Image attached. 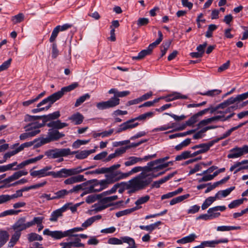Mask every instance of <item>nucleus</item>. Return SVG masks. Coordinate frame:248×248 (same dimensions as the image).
I'll use <instances>...</instances> for the list:
<instances>
[{
	"label": "nucleus",
	"mask_w": 248,
	"mask_h": 248,
	"mask_svg": "<svg viewBox=\"0 0 248 248\" xmlns=\"http://www.w3.org/2000/svg\"><path fill=\"white\" fill-rule=\"evenodd\" d=\"M140 171L141 172L139 174L127 181L136 192L144 189L149 186L148 177L149 175L147 173L146 166L135 167L131 170L126 172L127 178L130 175Z\"/></svg>",
	"instance_id": "obj_1"
},
{
	"label": "nucleus",
	"mask_w": 248,
	"mask_h": 248,
	"mask_svg": "<svg viewBox=\"0 0 248 248\" xmlns=\"http://www.w3.org/2000/svg\"><path fill=\"white\" fill-rule=\"evenodd\" d=\"M84 230L82 227H75L72 229L65 231H50L48 229H46L43 231V234L51 236L54 239H61L66 237H78L81 238L86 239L88 237L87 235L85 234H76L75 233L81 232Z\"/></svg>",
	"instance_id": "obj_2"
},
{
	"label": "nucleus",
	"mask_w": 248,
	"mask_h": 248,
	"mask_svg": "<svg viewBox=\"0 0 248 248\" xmlns=\"http://www.w3.org/2000/svg\"><path fill=\"white\" fill-rule=\"evenodd\" d=\"M160 160L156 159L154 161L148 162L146 166L147 173L148 176V180L149 185L152 183L154 178L157 177L158 176L161 175L164 173V172L159 173L158 174L155 175L154 172L158 170H161L165 168H167L169 165V163H165L162 164L160 162Z\"/></svg>",
	"instance_id": "obj_3"
},
{
	"label": "nucleus",
	"mask_w": 248,
	"mask_h": 248,
	"mask_svg": "<svg viewBox=\"0 0 248 248\" xmlns=\"http://www.w3.org/2000/svg\"><path fill=\"white\" fill-rule=\"evenodd\" d=\"M121 167V164H116L109 167L106 168L105 177H108L111 182L113 184L121 180L127 178L126 172H123L117 170Z\"/></svg>",
	"instance_id": "obj_4"
},
{
	"label": "nucleus",
	"mask_w": 248,
	"mask_h": 248,
	"mask_svg": "<svg viewBox=\"0 0 248 248\" xmlns=\"http://www.w3.org/2000/svg\"><path fill=\"white\" fill-rule=\"evenodd\" d=\"M90 167L88 168L82 169L81 167L78 166L71 169L62 168L57 171H53V178H67L73 175H76L86 170L92 168Z\"/></svg>",
	"instance_id": "obj_5"
},
{
	"label": "nucleus",
	"mask_w": 248,
	"mask_h": 248,
	"mask_svg": "<svg viewBox=\"0 0 248 248\" xmlns=\"http://www.w3.org/2000/svg\"><path fill=\"white\" fill-rule=\"evenodd\" d=\"M59 99L60 98L56 92L38 103L37 105L38 108L33 109L32 112L36 113L44 110H47L51 107L52 104Z\"/></svg>",
	"instance_id": "obj_6"
},
{
	"label": "nucleus",
	"mask_w": 248,
	"mask_h": 248,
	"mask_svg": "<svg viewBox=\"0 0 248 248\" xmlns=\"http://www.w3.org/2000/svg\"><path fill=\"white\" fill-rule=\"evenodd\" d=\"M44 125V124L38 122L32 123L26 126L27 132L21 134L19 138L21 140H25L29 138L34 137L40 133L39 128Z\"/></svg>",
	"instance_id": "obj_7"
},
{
	"label": "nucleus",
	"mask_w": 248,
	"mask_h": 248,
	"mask_svg": "<svg viewBox=\"0 0 248 248\" xmlns=\"http://www.w3.org/2000/svg\"><path fill=\"white\" fill-rule=\"evenodd\" d=\"M70 153L69 148H55L46 151L45 155L49 159H56L70 155Z\"/></svg>",
	"instance_id": "obj_8"
},
{
	"label": "nucleus",
	"mask_w": 248,
	"mask_h": 248,
	"mask_svg": "<svg viewBox=\"0 0 248 248\" xmlns=\"http://www.w3.org/2000/svg\"><path fill=\"white\" fill-rule=\"evenodd\" d=\"M98 202L95 204V209L97 211H101L107 207L112 205L113 202L118 199L117 195L106 197H102Z\"/></svg>",
	"instance_id": "obj_9"
},
{
	"label": "nucleus",
	"mask_w": 248,
	"mask_h": 248,
	"mask_svg": "<svg viewBox=\"0 0 248 248\" xmlns=\"http://www.w3.org/2000/svg\"><path fill=\"white\" fill-rule=\"evenodd\" d=\"M64 136V134L60 132L58 130L50 129L48 131L46 137L42 138L41 142L43 144H46L51 141L57 140Z\"/></svg>",
	"instance_id": "obj_10"
},
{
	"label": "nucleus",
	"mask_w": 248,
	"mask_h": 248,
	"mask_svg": "<svg viewBox=\"0 0 248 248\" xmlns=\"http://www.w3.org/2000/svg\"><path fill=\"white\" fill-rule=\"evenodd\" d=\"M52 167L51 165L46 166L37 170H30V175L33 177L42 178L51 176L53 177Z\"/></svg>",
	"instance_id": "obj_11"
},
{
	"label": "nucleus",
	"mask_w": 248,
	"mask_h": 248,
	"mask_svg": "<svg viewBox=\"0 0 248 248\" xmlns=\"http://www.w3.org/2000/svg\"><path fill=\"white\" fill-rule=\"evenodd\" d=\"M248 153V145L242 147H235L231 149L227 157L228 158H235Z\"/></svg>",
	"instance_id": "obj_12"
},
{
	"label": "nucleus",
	"mask_w": 248,
	"mask_h": 248,
	"mask_svg": "<svg viewBox=\"0 0 248 248\" xmlns=\"http://www.w3.org/2000/svg\"><path fill=\"white\" fill-rule=\"evenodd\" d=\"M71 202H68L63 205L61 208H59L52 212L49 218V220L51 222H56L58 218L61 217L63 215V213L67 211L69 205H72Z\"/></svg>",
	"instance_id": "obj_13"
},
{
	"label": "nucleus",
	"mask_w": 248,
	"mask_h": 248,
	"mask_svg": "<svg viewBox=\"0 0 248 248\" xmlns=\"http://www.w3.org/2000/svg\"><path fill=\"white\" fill-rule=\"evenodd\" d=\"M28 173V171L26 170H21L19 171H16L14 172L12 175L8 177V178L4 179L2 182L4 184V186L5 187H9L8 186L9 185H10V183L12 182L21 177L23 176H25L27 175Z\"/></svg>",
	"instance_id": "obj_14"
},
{
	"label": "nucleus",
	"mask_w": 248,
	"mask_h": 248,
	"mask_svg": "<svg viewBox=\"0 0 248 248\" xmlns=\"http://www.w3.org/2000/svg\"><path fill=\"white\" fill-rule=\"evenodd\" d=\"M118 105V100L115 99H109L106 101H102L96 104V107L99 110H104L113 108Z\"/></svg>",
	"instance_id": "obj_15"
},
{
	"label": "nucleus",
	"mask_w": 248,
	"mask_h": 248,
	"mask_svg": "<svg viewBox=\"0 0 248 248\" xmlns=\"http://www.w3.org/2000/svg\"><path fill=\"white\" fill-rule=\"evenodd\" d=\"M105 177V179L99 181L97 179L89 180L87 181V183L92 184L93 182H94L95 185H96L97 191L100 192L107 188L110 184H112L108 177Z\"/></svg>",
	"instance_id": "obj_16"
},
{
	"label": "nucleus",
	"mask_w": 248,
	"mask_h": 248,
	"mask_svg": "<svg viewBox=\"0 0 248 248\" xmlns=\"http://www.w3.org/2000/svg\"><path fill=\"white\" fill-rule=\"evenodd\" d=\"M120 187L126 188L129 193H133L136 192L128 182H122L115 184L110 190L106 191V192H108L111 194L114 193Z\"/></svg>",
	"instance_id": "obj_17"
},
{
	"label": "nucleus",
	"mask_w": 248,
	"mask_h": 248,
	"mask_svg": "<svg viewBox=\"0 0 248 248\" xmlns=\"http://www.w3.org/2000/svg\"><path fill=\"white\" fill-rule=\"evenodd\" d=\"M134 121H135V120L133 118L122 123L118 128L116 132L119 133L128 129L135 128L139 125V124L138 123H134Z\"/></svg>",
	"instance_id": "obj_18"
},
{
	"label": "nucleus",
	"mask_w": 248,
	"mask_h": 248,
	"mask_svg": "<svg viewBox=\"0 0 248 248\" xmlns=\"http://www.w3.org/2000/svg\"><path fill=\"white\" fill-rule=\"evenodd\" d=\"M60 245L62 247L61 248H72V247L75 248H84V244L81 243V239L79 238L76 237L73 241L61 242Z\"/></svg>",
	"instance_id": "obj_19"
},
{
	"label": "nucleus",
	"mask_w": 248,
	"mask_h": 248,
	"mask_svg": "<svg viewBox=\"0 0 248 248\" xmlns=\"http://www.w3.org/2000/svg\"><path fill=\"white\" fill-rule=\"evenodd\" d=\"M228 242V239L227 238H223L219 240L204 241L201 243L200 245L202 248H205L206 247L215 248L219 244L226 243Z\"/></svg>",
	"instance_id": "obj_20"
},
{
	"label": "nucleus",
	"mask_w": 248,
	"mask_h": 248,
	"mask_svg": "<svg viewBox=\"0 0 248 248\" xmlns=\"http://www.w3.org/2000/svg\"><path fill=\"white\" fill-rule=\"evenodd\" d=\"M26 218L24 217L20 218L13 225V228L15 230H17L18 232L24 230L30 226L29 225V222L25 223Z\"/></svg>",
	"instance_id": "obj_21"
},
{
	"label": "nucleus",
	"mask_w": 248,
	"mask_h": 248,
	"mask_svg": "<svg viewBox=\"0 0 248 248\" xmlns=\"http://www.w3.org/2000/svg\"><path fill=\"white\" fill-rule=\"evenodd\" d=\"M226 209V206H217L214 207L209 208L207 211V213L209 214L211 219L218 217L220 214L217 211H224Z\"/></svg>",
	"instance_id": "obj_22"
},
{
	"label": "nucleus",
	"mask_w": 248,
	"mask_h": 248,
	"mask_svg": "<svg viewBox=\"0 0 248 248\" xmlns=\"http://www.w3.org/2000/svg\"><path fill=\"white\" fill-rule=\"evenodd\" d=\"M85 180L83 175H76L70 176L69 178L65 179L63 183L66 185H72L75 183L83 182Z\"/></svg>",
	"instance_id": "obj_23"
},
{
	"label": "nucleus",
	"mask_w": 248,
	"mask_h": 248,
	"mask_svg": "<svg viewBox=\"0 0 248 248\" xmlns=\"http://www.w3.org/2000/svg\"><path fill=\"white\" fill-rule=\"evenodd\" d=\"M209 110V108H205L191 116L187 121L186 122V125L188 126L192 125L198 121V118L200 116L204 114Z\"/></svg>",
	"instance_id": "obj_24"
},
{
	"label": "nucleus",
	"mask_w": 248,
	"mask_h": 248,
	"mask_svg": "<svg viewBox=\"0 0 248 248\" xmlns=\"http://www.w3.org/2000/svg\"><path fill=\"white\" fill-rule=\"evenodd\" d=\"M78 86V83L77 82H74L69 86L62 88L60 91H59L56 93L60 99L64 94L65 93L73 90Z\"/></svg>",
	"instance_id": "obj_25"
},
{
	"label": "nucleus",
	"mask_w": 248,
	"mask_h": 248,
	"mask_svg": "<svg viewBox=\"0 0 248 248\" xmlns=\"http://www.w3.org/2000/svg\"><path fill=\"white\" fill-rule=\"evenodd\" d=\"M68 120L74 123L76 125L81 124L84 119L83 116L79 112H76L68 117Z\"/></svg>",
	"instance_id": "obj_26"
},
{
	"label": "nucleus",
	"mask_w": 248,
	"mask_h": 248,
	"mask_svg": "<svg viewBox=\"0 0 248 248\" xmlns=\"http://www.w3.org/2000/svg\"><path fill=\"white\" fill-rule=\"evenodd\" d=\"M47 126L49 127H52L54 129L57 130L67 126L68 124L66 123H62L60 120H57L49 122L47 124Z\"/></svg>",
	"instance_id": "obj_27"
},
{
	"label": "nucleus",
	"mask_w": 248,
	"mask_h": 248,
	"mask_svg": "<svg viewBox=\"0 0 248 248\" xmlns=\"http://www.w3.org/2000/svg\"><path fill=\"white\" fill-rule=\"evenodd\" d=\"M197 238V236L194 233H192L188 235L185 236L180 239L177 241V242L179 244H185L188 243H191Z\"/></svg>",
	"instance_id": "obj_28"
},
{
	"label": "nucleus",
	"mask_w": 248,
	"mask_h": 248,
	"mask_svg": "<svg viewBox=\"0 0 248 248\" xmlns=\"http://www.w3.org/2000/svg\"><path fill=\"white\" fill-rule=\"evenodd\" d=\"M235 189L234 186H232L225 190L218 191L215 195L217 199H220L228 196L231 192Z\"/></svg>",
	"instance_id": "obj_29"
},
{
	"label": "nucleus",
	"mask_w": 248,
	"mask_h": 248,
	"mask_svg": "<svg viewBox=\"0 0 248 248\" xmlns=\"http://www.w3.org/2000/svg\"><path fill=\"white\" fill-rule=\"evenodd\" d=\"M217 141V140H212L208 143L200 144L199 148L200 149L198 150L199 153L201 154L206 152Z\"/></svg>",
	"instance_id": "obj_30"
},
{
	"label": "nucleus",
	"mask_w": 248,
	"mask_h": 248,
	"mask_svg": "<svg viewBox=\"0 0 248 248\" xmlns=\"http://www.w3.org/2000/svg\"><path fill=\"white\" fill-rule=\"evenodd\" d=\"M101 217L102 216L99 215L92 217L84 221L82 224L81 227L83 228L84 230L85 229H86L88 227L90 226L96 220L100 219Z\"/></svg>",
	"instance_id": "obj_31"
},
{
	"label": "nucleus",
	"mask_w": 248,
	"mask_h": 248,
	"mask_svg": "<svg viewBox=\"0 0 248 248\" xmlns=\"http://www.w3.org/2000/svg\"><path fill=\"white\" fill-rule=\"evenodd\" d=\"M141 162V157L131 156L127 158V160L124 162V164L126 167H129Z\"/></svg>",
	"instance_id": "obj_32"
},
{
	"label": "nucleus",
	"mask_w": 248,
	"mask_h": 248,
	"mask_svg": "<svg viewBox=\"0 0 248 248\" xmlns=\"http://www.w3.org/2000/svg\"><path fill=\"white\" fill-rule=\"evenodd\" d=\"M173 175V173H170L157 181L154 182L152 185V187L159 188L161 185L170 180Z\"/></svg>",
	"instance_id": "obj_33"
},
{
	"label": "nucleus",
	"mask_w": 248,
	"mask_h": 248,
	"mask_svg": "<svg viewBox=\"0 0 248 248\" xmlns=\"http://www.w3.org/2000/svg\"><path fill=\"white\" fill-rule=\"evenodd\" d=\"M141 208V206L140 207H134L132 208L127 209L124 210L120 211L117 212L115 214L116 216L117 217H120L124 216H126L129 215L132 213L133 212L140 209Z\"/></svg>",
	"instance_id": "obj_34"
},
{
	"label": "nucleus",
	"mask_w": 248,
	"mask_h": 248,
	"mask_svg": "<svg viewBox=\"0 0 248 248\" xmlns=\"http://www.w3.org/2000/svg\"><path fill=\"white\" fill-rule=\"evenodd\" d=\"M161 224V222L158 221L154 223L147 226L140 225L139 227L141 230H146L147 231L151 232L155 230Z\"/></svg>",
	"instance_id": "obj_35"
},
{
	"label": "nucleus",
	"mask_w": 248,
	"mask_h": 248,
	"mask_svg": "<svg viewBox=\"0 0 248 248\" xmlns=\"http://www.w3.org/2000/svg\"><path fill=\"white\" fill-rule=\"evenodd\" d=\"M158 35L159 37L155 41L150 44L148 47H147L151 52H152L153 49L156 46L159 45L163 40V34L160 31H158Z\"/></svg>",
	"instance_id": "obj_36"
},
{
	"label": "nucleus",
	"mask_w": 248,
	"mask_h": 248,
	"mask_svg": "<svg viewBox=\"0 0 248 248\" xmlns=\"http://www.w3.org/2000/svg\"><path fill=\"white\" fill-rule=\"evenodd\" d=\"M221 93V91L218 89H214L211 90H209L204 93H198L210 97H215L218 94H219Z\"/></svg>",
	"instance_id": "obj_37"
},
{
	"label": "nucleus",
	"mask_w": 248,
	"mask_h": 248,
	"mask_svg": "<svg viewBox=\"0 0 248 248\" xmlns=\"http://www.w3.org/2000/svg\"><path fill=\"white\" fill-rule=\"evenodd\" d=\"M190 197V195L189 194H186L184 195H181L178 197H177L175 198L172 199L170 202V205H174L177 203L180 202L184 200L187 199Z\"/></svg>",
	"instance_id": "obj_38"
},
{
	"label": "nucleus",
	"mask_w": 248,
	"mask_h": 248,
	"mask_svg": "<svg viewBox=\"0 0 248 248\" xmlns=\"http://www.w3.org/2000/svg\"><path fill=\"white\" fill-rule=\"evenodd\" d=\"M74 154L76 155V158L78 159H83L86 158L88 156L87 151L86 150L81 151H71L70 155Z\"/></svg>",
	"instance_id": "obj_39"
},
{
	"label": "nucleus",
	"mask_w": 248,
	"mask_h": 248,
	"mask_svg": "<svg viewBox=\"0 0 248 248\" xmlns=\"http://www.w3.org/2000/svg\"><path fill=\"white\" fill-rule=\"evenodd\" d=\"M217 199L216 196L214 197H209L207 198L203 202L202 205V210H205L210 205L212 204Z\"/></svg>",
	"instance_id": "obj_40"
},
{
	"label": "nucleus",
	"mask_w": 248,
	"mask_h": 248,
	"mask_svg": "<svg viewBox=\"0 0 248 248\" xmlns=\"http://www.w3.org/2000/svg\"><path fill=\"white\" fill-rule=\"evenodd\" d=\"M241 229L240 226H218L217 228V231L226 232L232 230H239Z\"/></svg>",
	"instance_id": "obj_41"
},
{
	"label": "nucleus",
	"mask_w": 248,
	"mask_h": 248,
	"mask_svg": "<svg viewBox=\"0 0 248 248\" xmlns=\"http://www.w3.org/2000/svg\"><path fill=\"white\" fill-rule=\"evenodd\" d=\"M17 162H14L12 163L9 164L8 165H12L11 167V169L8 170H17L19 169H23L25 166H27V164L26 163L25 160L22 162L21 163L19 164L18 165H17Z\"/></svg>",
	"instance_id": "obj_42"
},
{
	"label": "nucleus",
	"mask_w": 248,
	"mask_h": 248,
	"mask_svg": "<svg viewBox=\"0 0 248 248\" xmlns=\"http://www.w3.org/2000/svg\"><path fill=\"white\" fill-rule=\"evenodd\" d=\"M8 238L9 234L6 231L0 232V248L6 243Z\"/></svg>",
	"instance_id": "obj_43"
},
{
	"label": "nucleus",
	"mask_w": 248,
	"mask_h": 248,
	"mask_svg": "<svg viewBox=\"0 0 248 248\" xmlns=\"http://www.w3.org/2000/svg\"><path fill=\"white\" fill-rule=\"evenodd\" d=\"M60 116V112L57 111H55L52 113L49 114L47 115L43 116V121L45 122L47 121H50L51 120L56 119L58 118Z\"/></svg>",
	"instance_id": "obj_44"
},
{
	"label": "nucleus",
	"mask_w": 248,
	"mask_h": 248,
	"mask_svg": "<svg viewBox=\"0 0 248 248\" xmlns=\"http://www.w3.org/2000/svg\"><path fill=\"white\" fill-rule=\"evenodd\" d=\"M174 123L171 124H164L159 127L154 128L152 131L153 132H156L158 131H162L167 130L170 128H172L174 127Z\"/></svg>",
	"instance_id": "obj_45"
},
{
	"label": "nucleus",
	"mask_w": 248,
	"mask_h": 248,
	"mask_svg": "<svg viewBox=\"0 0 248 248\" xmlns=\"http://www.w3.org/2000/svg\"><path fill=\"white\" fill-rule=\"evenodd\" d=\"M154 115V112L149 111L144 114H142L141 115H140V116L134 118V120H135V121H145L147 119L153 117Z\"/></svg>",
	"instance_id": "obj_46"
},
{
	"label": "nucleus",
	"mask_w": 248,
	"mask_h": 248,
	"mask_svg": "<svg viewBox=\"0 0 248 248\" xmlns=\"http://www.w3.org/2000/svg\"><path fill=\"white\" fill-rule=\"evenodd\" d=\"M21 235L19 232H16L12 235L10 242H9V247H13L18 240Z\"/></svg>",
	"instance_id": "obj_47"
},
{
	"label": "nucleus",
	"mask_w": 248,
	"mask_h": 248,
	"mask_svg": "<svg viewBox=\"0 0 248 248\" xmlns=\"http://www.w3.org/2000/svg\"><path fill=\"white\" fill-rule=\"evenodd\" d=\"M189 157H191V151H185L183 152L180 155H177L175 157V160L180 161Z\"/></svg>",
	"instance_id": "obj_48"
},
{
	"label": "nucleus",
	"mask_w": 248,
	"mask_h": 248,
	"mask_svg": "<svg viewBox=\"0 0 248 248\" xmlns=\"http://www.w3.org/2000/svg\"><path fill=\"white\" fill-rule=\"evenodd\" d=\"M44 219L45 217L43 216L34 217L31 221H29V225L31 227L35 225H37L40 224L41 223L43 222Z\"/></svg>",
	"instance_id": "obj_49"
},
{
	"label": "nucleus",
	"mask_w": 248,
	"mask_h": 248,
	"mask_svg": "<svg viewBox=\"0 0 248 248\" xmlns=\"http://www.w3.org/2000/svg\"><path fill=\"white\" fill-rule=\"evenodd\" d=\"M90 98V95L89 93H86L78 99H77L76 102L75 104V107H78L81 104L84 102L86 100L89 99Z\"/></svg>",
	"instance_id": "obj_50"
},
{
	"label": "nucleus",
	"mask_w": 248,
	"mask_h": 248,
	"mask_svg": "<svg viewBox=\"0 0 248 248\" xmlns=\"http://www.w3.org/2000/svg\"><path fill=\"white\" fill-rule=\"evenodd\" d=\"M19 152H20L18 151L17 148L13 151L8 152L4 155L3 159L0 160L2 161V163H3L5 162L8 159L10 158L11 156L16 155Z\"/></svg>",
	"instance_id": "obj_51"
},
{
	"label": "nucleus",
	"mask_w": 248,
	"mask_h": 248,
	"mask_svg": "<svg viewBox=\"0 0 248 248\" xmlns=\"http://www.w3.org/2000/svg\"><path fill=\"white\" fill-rule=\"evenodd\" d=\"M20 212H21V210H7L0 213V217H2L7 216L16 215H17Z\"/></svg>",
	"instance_id": "obj_52"
},
{
	"label": "nucleus",
	"mask_w": 248,
	"mask_h": 248,
	"mask_svg": "<svg viewBox=\"0 0 248 248\" xmlns=\"http://www.w3.org/2000/svg\"><path fill=\"white\" fill-rule=\"evenodd\" d=\"M151 52L149 50L148 48L142 50L140 53H139L137 56L133 57V60H140L144 58L146 56L149 55L151 54Z\"/></svg>",
	"instance_id": "obj_53"
},
{
	"label": "nucleus",
	"mask_w": 248,
	"mask_h": 248,
	"mask_svg": "<svg viewBox=\"0 0 248 248\" xmlns=\"http://www.w3.org/2000/svg\"><path fill=\"white\" fill-rule=\"evenodd\" d=\"M69 193V190L66 189H62L57 191L54 193L55 199H59L64 198L66 195H68Z\"/></svg>",
	"instance_id": "obj_54"
},
{
	"label": "nucleus",
	"mask_w": 248,
	"mask_h": 248,
	"mask_svg": "<svg viewBox=\"0 0 248 248\" xmlns=\"http://www.w3.org/2000/svg\"><path fill=\"white\" fill-rule=\"evenodd\" d=\"M191 142V139L189 138L186 139L185 140L183 141L180 144L175 146V149L177 151H179L182 150L183 148L188 146Z\"/></svg>",
	"instance_id": "obj_55"
},
{
	"label": "nucleus",
	"mask_w": 248,
	"mask_h": 248,
	"mask_svg": "<svg viewBox=\"0 0 248 248\" xmlns=\"http://www.w3.org/2000/svg\"><path fill=\"white\" fill-rule=\"evenodd\" d=\"M246 200V198L235 200L232 201L229 205L228 207L230 209L236 208L243 203L244 200Z\"/></svg>",
	"instance_id": "obj_56"
},
{
	"label": "nucleus",
	"mask_w": 248,
	"mask_h": 248,
	"mask_svg": "<svg viewBox=\"0 0 248 248\" xmlns=\"http://www.w3.org/2000/svg\"><path fill=\"white\" fill-rule=\"evenodd\" d=\"M88 184L89 183H87V182L74 186L72 189L69 190V193H77L79 190H83L84 187Z\"/></svg>",
	"instance_id": "obj_57"
},
{
	"label": "nucleus",
	"mask_w": 248,
	"mask_h": 248,
	"mask_svg": "<svg viewBox=\"0 0 248 248\" xmlns=\"http://www.w3.org/2000/svg\"><path fill=\"white\" fill-rule=\"evenodd\" d=\"M108 243L110 245H120L123 244L122 237L120 238L111 237L108 240Z\"/></svg>",
	"instance_id": "obj_58"
},
{
	"label": "nucleus",
	"mask_w": 248,
	"mask_h": 248,
	"mask_svg": "<svg viewBox=\"0 0 248 248\" xmlns=\"http://www.w3.org/2000/svg\"><path fill=\"white\" fill-rule=\"evenodd\" d=\"M28 240L30 242H32L35 240L42 241L43 240V237L34 232H32L28 234Z\"/></svg>",
	"instance_id": "obj_59"
},
{
	"label": "nucleus",
	"mask_w": 248,
	"mask_h": 248,
	"mask_svg": "<svg viewBox=\"0 0 248 248\" xmlns=\"http://www.w3.org/2000/svg\"><path fill=\"white\" fill-rule=\"evenodd\" d=\"M232 101V103H234L235 102H238L240 101H242L248 98L247 95H246L245 93H243L241 94L237 95L236 97H231Z\"/></svg>",
	"instance_id": "obj_60"
},
{
	"label": "nucleus",
	"mask_w": 248,
	"mask_h": 248,
	"mask_svg": "<svg viewBox=\"0 0 248 248\" xmlns=\"http://www.w3.org/2000/svg\"><path fill=\"white\" fill-rule=\"evenodd\" d=\"M232 101V103H234L235 102H238L240 101H242L248 98L247 95H246L245 93H243L241 94L237 95L236 97H231Z\"/></svg>",
	"instance_id": "obj_61"
},
{
	"label": "nucleus",
	"mask_w": 248,
	"mask_h": 248,
	"mask_svg": "<svg viewBox=\"0 0 248 248\" xmlns=\"http://www.w3.org/2000/svg\"><path fill=\"white\" fill-rule=\"evenodd\" d=\"M170 44L171 42L170 41H168V42L163 43L162 44L161 48V57H163L166 54L168 49L170 47Z\"/></svg>",
	"instance_id": "obj_62"
},
{
	"label": "nucleus",
	"mask_w": 248,
	"mask_h": 248,
	"mask_svg": "<svg viewBox=\"0 0 248 248\" xmlns=\"http://www.w3.org/2000/svg\"><path fill=\"white\" fill-rule=\"evenodd\" d=\"M93 183V184L89 186L86 187H84L83 190H85L87 194L98 192L96 188V185H95L94 182Z\"/></svg>",
	"instance_id": "obj_63"
},
{
	"label": "nucleus",
	"mask_w": 248,
	"mask_h": 248,
	"mask_svg": "<svg viewBox=\"0 0 248 248\" xmlns=\"http://www.w3.org/2000/svg\"><path fill=\"white\" fill-rule=\"evenodd\" d=\"M150 199V196L149 195H146L143 197H141L138 199L135 202V204L139 206L140 204L147 202Z\"/></svg>",
	"instance_id": "obj_64"
}]
</instances>
